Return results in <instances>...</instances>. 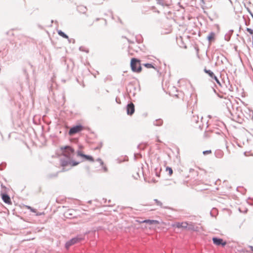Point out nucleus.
Instances as JSON below:
<instances>
[{
	"instance_id": "nucleus-11",
	"label": "nucleus",
	"mask_w": 253,
	"mask_h": 253,
	"mask_svg": "<svg viewBox=\"0 0 253 253\" xmlns=\"http://www.w3.org/2000/svg\"><path fill=\"white\" fill-rule=\"evenodd\" d=\"M75 211V210L73 209L68 210L65 212L64 216L66 218H72L73 217V215L74 214Z\"/></svg>"
},
{
	"instance_id": "nucleus-28",
	"label": "nucleus",
	"mask_w": 253,
	"mask_h": 253,
	"mask_svg": "<svg viewBox=\"0 0 253 253\" xmlns=\"http://www.w3.org/2000/svg\"><path fill=\"white\" fill-rule=\"evenodd\" d=\"M250 248H251L252 251L253 252V246H250Z\"/></svg>"
},
{
	"instance_id": "nucleus-2",
	"label": "nucleus",
	"mask_w": 253,
	"mask_h": 253,
	"mask_svg": "<svg viewBox=\"0 0 253 253\" xmlns=\"http://www.w3.org/2000/svg\"><path fill=\"white\" fill-rule=\"evenodd\" d=\"M130 66L131 70L137 73H140L142 71L140 60L133 58L131 59Z\"/></svg>"
},
{
	"instance_id": "nucleus-13",
	"label": "nucleus",
	"mask_w": 253,
	"mask_h": 253,
	"mask_svg": "<svg viewBox=\"0 0 253 253\" xmlns=\"http://www.w3.org/2000/svg\"><path fill=\"white\" fill-rule=\"evenodd\" d=\"M78 11L80 13L85 14L87 11V8L85 6L81 5L78 6Z\"/></svg>"
},
{
	"instance_id": "nucleus-27",
	"label": "nucleus",
	"mask_w": 253,
	"mask_h": 253,
	"mask_svg": "<svg viewBox=\"0 0 253 253\" xmlns=\"http://www.w3.org/2000/svg\"><path fill=\"white\" fill-rule=\"evenodd\" d=\"M250 248H251L252 251L253 252V246H250Z\"/></svg>"
},
{
	"instance_id": "nucleus-29",
	"label": "nucleus",
	"mask_w": 253,
	"mask_h": 253,
	"mask_svg": "<svg viewBox=\"0 0 253 253\" xmlns=\"http://www.w3.org/2000/svg\"><path fill=\"white\" fill-rule=\"evenodd\" d=\"M155 11H156V12H157L158 13H159V12H159V10H156Z\"/></svg>"
},
{
	"instance_id": "nucleus-7",
	"label": "nucleus",
	"mask_w": 253,
	"mask_h": 253,
	"mask_svg": "<svg viewBox=\"0 0 253 253\" xmlns=\"http://www.w3.org/2000/svg\"><path fill=\"white\" fill-rule=\"evenodd\" d=\"M189 223L187 222H176L172 225L173 227L178 228H187Z\"/></svg>"
},
{
	"instance_id": "nucleus-14",
	"label": "nucleus",
	"mask_w": 253,
	"mask_h": 253,
	"mask_svg": "<svg viewBox=\"0 0 253 253\" xmlns=\"http://www.w3.org/2000/svg\"><path fill=\"white\" fill-rule=\"evenodd\" d=\"M141 223H146L150 225L152 224H159V221L156 220H145L140 222Z\"/></svg>"
},
{
	"instance_id": "nucleus-4",
	"label": "nucleus",
	"mask_w": 253,
	"mask_h": 253,
	"mask_svg": "<svg viewBox=\"0 0 253 253\" xmlns=\"http://www.w3.org/2000/svg\"><path fill=\"white\" fill-rule=\"evenodd\" d=\"M79 164V162H77L74 161L72 160L71 159H69L68 160H63L61 161V165L62 167H66L67 166H71V167H74L78 165Z\"/></svg>"
},
{
	"instance_id": "nucleus-26",
	"label": "nucleus",
	"mask_w": 253,
	"mask_h": 253,
	"mask_svg": "<svg viewBox=\"0 0 253 253\" xmlns=\"http://www.w3.org/2000/svg\"><path fill=\"white\" fill-rule=\"evenodd\" d=\"M155 201L156 202V204L158 205H159L160 206H162V203L161 202L159 201L158 200H155Z\"/></svg>"
},
{
	"instance_id": "nucleus-1",
	"label": "nucleus",
	"mask_w": 253,
	"mask_h": 253,
	"mask_svg": "<svg viewBox=\"0 0 253 253\" xmlns=\"http://www.w3.org/2000/svg\"><path fill=\"white\" fill-rule=\"evenodd\" d=\"M60 150L63 156L67 157L69 159L72 160L74 155V149L70 146H66L64 147H61Z\"/></svg>"
},
{
	"instance_id": "nucleus-20",
	"label": "nucleus",
	"mask_w": 253,
	"mask_h": 253,
	"mask_svg": "<svg viewBox=\"0 0 253 253\" xmlns=\"http://www.w3.org/2000/svg\"><path fill=\"white\" fill-rule=\"evenodd\" d=\"M144 66L146 67L147 68H155V67H154V66L151 64H149V63H146V64H144Z\"/></svg>"
},
{
	"instance_id": "nucleus-17",
	"label": "nucleus",
	"mask_w": 253,
	"mask_h": 253,
	"mask_svg": "<svg viewBox=\"0 0 253 253\" xmlns=\"http://www.w3.org/2000/svg\"><path fill=\"white\" fill-rule=\"evenodd\" d=\"M187 228L189 230H193V231L197 230V227H195L194 225H193V224L192 223H189V225H188Z\"/></svg>"
},
{
	"instance_id": "nucleus-18",
	"label": "nucleus",
	"mask_w": 253,
	"mask_h": 253,
	"mask_svg": "<svg viewBox=\"0 0 253 253\" xmlns=\"http://www.w3.org/2000/svg\"><path fill=\"white\" fill-rule=\"evenodd\" d=\"M58 34L59 35L61 36L62 37L65 38V39H68L69 37L67 35H66L65 34H64L62 31L61 30H59L58 31Z\"/></svg>"
},
{
	"instance_id": "nucleus-12",
	"label": "nucleus",
	"mask_w": 253,
	"mask_h": 253,
	"mask_svg": "<svg viewBox=\"0 0 253 253\" xmlns=\"http://www.w3.org/2000/svg\"><path fill=\"white\" fill-rule=\"evenodd\" d=\"M2 199L4 203L8 204L9 205L11 204V201L10 198L8 195L7 194H2Z\"/></svg>"
},
{
	"instance_id": "nucleus-30",
	"label": "nucleus",
	"mask_w": 253,
	"mask_h": 253,
	"mask_svg": "<svg viewBox=\"0 0 253 253\" xmlns=\"http://www.w3.org/2000/svg\"><path fill=\"white\" fill-rule=\"evenodd\" d=\"M97 161L100 162V161H101V160L100 159H97Z\"/></svg>"
},
{
	"instance_id": "nucleus-19",
	"label": "nucleus",
	"mask_w": 253,
	"mask_h": 253,
	"mask_svg": "<svg viewBox=\"0 0 253 253\" xmlns=\"http://www.w3.org/2000/svg\"><path fill=\"white\" fill-rule=\"evenodd\" d=\"M166 171L169 172V174L170 176L173 173V170L170 167H167Z\"/></svg>"
},
{
	"instance_id": "nucleus-8",
	"label": "nucleus",
	"mask_w": 253,
	"mask_h": 253,
	"mask_svg": "<svg viewBox=\"0 0 253 253\" xmlns=\"http://www.w3.org/2000/svg\"><path fill=\"white\" fill-rule=\"evenodd\" d=\"M81 240V239H80L78 237H76V238H73L71 240H70L69 241H68V242L66 243V248L67 249H68L71 246L79 242Z\"/></svg>"
},
{
	"instance_id": "nucleus-16",
	"label": "nucleus",
	"mask_w": 253,
	"mask_h": 253,
	"mask_svg": "<svg viewBox=\"0 0 253 253\" xmlns=\"http://www.w3.org/2000/svg\"><path fill=\"white\" fill-rule=\"evenodd\" d=\"M204 71L206 73L208 74L211 78H213L215 76L214 73L211 70L205 69Z\"/></svg>"
},
{
	"instance_id": "nucleus-15",
	"label": "nucleus",
	"mask_w": 253,
	"mask_h": 253,
	"mask_svg": "<svg viewBox=\"0 0 253 253\" xmlns=\"http://www.w3.org/2000/svg\"><path fill=\"white\" fill-rule=\"evenodd\" d=\"M215 34L213 32H211V33H210L208 37V39L209 42H211L213 41L215 39Z\"/></svg>"
},
{
	"instance_id": "nucleus-21",
	"label": "nucleus",
	"mask_w": 253,
	"mask_h": 253,
	"mask_svg": "<svg viewBox=\"0 0 253 253\" xmlns=\"http://www.w3.org/2000/svg\"><path fill=\"white\" fill-rule=\"evenodd\" d=\"M26 207L28 209L30 210L31 211H32L33 212H37V210L36 209H33L32 207H31L30 206H26Z\"/></svg>"
},
{
	"instance_id": "nucleus-3",
	"label": "nucleus",
	"mask_w": 253,
	"mask_h": 253,
	"mask_svg": "<svg viewBox=\"0 0 253 253\" xmlns=\"http://www.w3.org/2000/svg\"><path fill=\"white\" fill-rule=\"evenodd\" d=\"M84 129V127L82 125H78L71 127L69 131L70 135H73Z\"/></svg>"
},
{
	"instance_id": "nucleus-23",
	"label": "nucleus",
	"mask_w": 253,
	"mask_h": 253,
	"mask_svg": "<svg viewBox=\"0 0 253 253\" xmlns=\"http://www.w3.org/2000/svg\"><path fill=\"white\" fill-rule=\"evenodd\" d=\"M203 153L204 155H208V154H210L211 153V150L204 151L203 152Z\"/></svg>"
},
{
	"instance_id": "nucleus-22",
	"label": "nucleus",
	"mask_w": 253,
	"mask_h": 253,
	"mask_svg": "<svg viewBox=\"0 0 253 253\" xmlns=\"http://www.w3.org/2000/svg\"><path fill=\"white\" fill-rule=\"evenodd\" d=\"M247 31L251 35H253V27L252 28H247Z\"/></svg>"
},
{
	"instance_id": "nucleus-10",
	"label": "nucleus",
	"mask_w": 253,
	"mask_h": 253,
	"mask_svg": "<svg viewBox=\"0 0 253 253\" xmlns=\"http://www.w3.org/2000/svg\"><path fill=\"white\" fill-rule=\"evenodd\" d=\"M98 21H100V23L102 24H106V20L103 19V18H96L92 22V25H94L96 27H99L100 25L98 24L97 22Z\"/></svg>"
},
{
	"instance_id": "nucleus-25",
	"label": "nucleus",
	"mask_w": 253,
	"mask_h": 253,
	"mask_svg": "<svg viewBox=\"0 0 253 253\" xmlns=\"http://www.w3.org/2000/svg\"><path fill=\"white\" fill-rule=\"evenodd\" d=\"M213 79H214L215 80V81H216V82L219 85L221 86V83L220 82H219V81L218 80V79L217 78V77L216 76H215Z\"/></svg>"
},
{
	"instance_id": "nucleus-24",
	"label": "nucleus",
	"mask_w": 253,
	"mask_h": 253,
	"mask_svg": "<svg viewBox=\"0 0 253 253\" xmlns=\"http://www.w3.org/2000/svg\"><path fill=\"white\" fill-rule=\"evenodd\" d=\"M213 79H214L215 80V81H216V82L219 85L221 86V83L220 82H219V81L218 80V79L217 78V77L216 76H215Z\"/></svg>"
},
{
	"instance_id": "nucleus-6",
	"label": "nucleus",
	"mask_w": 253,
	"mask_h": 253,
	"mask_svg": "<svg viewBox=\"0 0 253 253\" xmlns=\"http://www.w3.org/2000/svg\"><path fill=\"white\" fill-rule=\"evenodd\" d=\"M212 241L216 246H222L224 247L226 245V242L223 241L222 239L217 238L216 237L212 238Z\"/></svg>"
},
{
	"instance_id": "nucleus-5",
	"label": "nucleus",
	"mask_w": 253,
	"mask_h": 253,
	"mask_svg": "<svg viewBox=\"0 0 253 253\" xmlns=\"http://www.w3.org/2000/svg\"><path fill=\"white\" fill-rule=\"evenodd\" d=\"M77 154L78 156L83 158L84 160L88 161L91 162H93L94 161V159L92 156L84 155L82 153L81 151H77Z\"/></svg>"
},
{
	"instance_id": "nucleus-9",
	"label": "nucleus",
	"mask_w": 253,
	"mask_h": 253,
	"mask_svg": "<svg viewBox=\"0 0 253 253\" xmlns=\"http://www.w3.org/2000/svg\"><path fill=\"white\" fill-rule=\"evenodd\" d=\"M134 112V105L132 103L128 104L127 106V113L128 115H131Z\"/></svg>"
}]
</instances>
